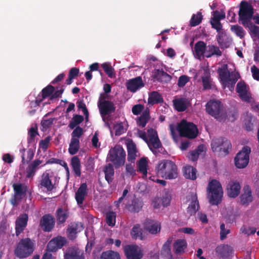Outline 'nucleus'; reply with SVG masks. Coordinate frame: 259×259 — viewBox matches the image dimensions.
<instances>
[{
    "instance_id": "26",
    "label": "nucleus",
    "mask_w": 259,
    "mask_h": 259,
    "mask_svg": "<svg viewBox=\"0 0 259 259\" xmlns=\"http://www.w3.org/2000/svg\"><path fill=\"white\" fill-rule=\"evenodd\" d=\"M240 203L243 205H248L252 201L253 197L252 196V192L249 186H246L243 188V192L241 195Z\"/></svg>"
},
{
    "instance_id": "53",
    "label": "nucleus",
    "mask_w": 259,
    "mask_h": 259,
    "mask_svg": "<svg viewBox=\"0 0 259 259\" xmlns=\"http://www.w3.org/2000/svg\"><path fill=\"white\" fill-rule=\"evenodd\" d=\"M38 134L37 127H31L28 131L27 142L28 144L35 143V137Z\"/></svg>"
},
{
    "instance_id": "6",
    "label": "nucleus",
    "mask_w": 259,
    "mask_h": 259,
    "mask_svg": "<svg viewBox=\"0 0 259 259\" xmlns=\"http://www.w3.org/2000/svg\"><path fill=\"white\" fill-rule=\"evenodd\" d=\"M253 14V8L252 5L245 1H242L240 4L238 15L239 20L241 21L244 27L249 28L253 25L251 21Z\"/></svg>"
},
{
    "instance_id": "30",
    "label": "nucleus",
    "mask_w": 259,
    "mask_h": 259,
    "mask_svg": "<svg viewBox=\"0 0 259 259\" xmlns=\"http://www.w3.org/2000/svg\"><path fill=\"white\" fill-rule=\"evenodd\" d=\"M236 92L243 100L248 101L249 97L247 94L246 85L244 81H239L236 85Z\"/></svg>"
},
{
    "instance_id": "21",
    "label": "nucleus",
    "mask_w": 259,
    "mask_h": 259,
    "mask_svg": "<svg viewBox=\"0 0 259 259\" xmlns=\"http://www.w3.org/2000/svg\"><path fill=\"white\" fill-rule=\"evenodd\" d=\"M152 78L154 81L161 83H167L171 79V77L162 69H155L153 72Z\"/></svg>"
},
{
    "instance_id": "64",
    "label": "nucleus",
    "mask_w": 259,
    "mask_h": 259,
    "mask_svg": "<svg viewBox=\"0 0 259 259\" xmlns=\"http://www.w3.org/2000/svg\"><path fill=\"white\" fill-rule=\"evenodd\" d=\"M55 120V118H51L48 119L43 118L41 121V125L43 128L47 130L52 125Z\"/></svg>"
},
{
    "instance_id": "22",
    "label": "nucleus",
    "mask_w": 259,
    "mask_h": 259,
    "mask_svg": "<svg viewBox=\"0 0 259 259\" xmlns=\"http://www.w3.org/2000/svg\"><path fill=\"white\" fill-rule=\"evenodd\" d=\"M257 126L256 118L251 115L247 114L243 120V127L247 132L252 131Z\"/></svg>"
},
{
    "instance_id": "4",
    "label": "nucleus",
    "mask_w": 259,
    "mask_h": 259,
    "mask_svg": "<svg viewBox=\"0 0 259 259\" xmlns=\"http://www.w3.org/2000/svg\"><path fill=\"white\" fill-rule=\"evenodd\" d=\"M35 246L34 240L29 238L21 239L17 244L14 253L20 258H26L32 254Z\"/></svg>"
},
{
    "instance_id": "50",
    "label": "nucleus",
    "mask_w": 259,
    "mask_h": 259,
    "mask_svg": "<svg viewBox=\"0 0 259 259\" xmlns=\"http://www.w3.org/2000/svg\"><path fill=\"white\" fill-rule=\"evenodd\" d=\"M203 16L201 12H198L196 14H193L190 21V25L194 27L198 25L202 21Z\"/></svg>"
},
{
    "instance_id": "45",
    "label": "nucleus",
    "mask_w": 259,
    "mask_h": 259,
    "mask_svg": "<svg viewBox=\"0 0 259 259\" xmlns=\"http://www.w3.org/2000/svg\"><path fill=\"white\" fill-rule=\"evenodd\" d=\"M131 235L133 238L135 239H140L142 240L143 239L142 229L141 228L139 224H136L134 226L131 231Z\"/></svg>"
},
{
    "instance_id": "27",
    "label": "nucleus",
    "mask_w": 259,
    "mask_h": 259,
    "mask_svg": "<svg viewBox=\"0 0 259 259\" xmlns=\"http://www.w3.org/2000/svg\"><path fill=\"white\" fill-rule=\"evenodd\" d=\"M145 229L152 234H156L160 231V225L154 221L146 219L144 223Z\"/></svg>"
},
{
    "instance_id": "52",
    "label": "nucleus",
    "mask_w": 259,
    "mask_h": 259,
    "mask_svg": "<svg viewBox=\"0 0 259 259\" xmlns=\"http://www.w3.org/2000/svg\"><path fill=\"white\" fill-rule=\"evenodd\" d=\"M84 120L83 116L81 115L74 114L73 116L72 121L69 123L68 126L71 129H74L76 126L81 123Z\"/></svg>"
},
{
    "instance_id": "40",
    "label": "nucleus",
    "mask_w": 259,
    "mask_h": 259,
    "mask_svg": "<svg viewBox=\"0 0 259 259\" xmlns=\"http://www.w3.org/2000/svg\"><path fill=\"white\" fill-rule=\"evenodd\" d=\"M74 174L78 177L81 176V164L79 158L75 156L71 159L70 163Z\"/></svg>"
},
{
    "instance_id": "17",
    "label": "nucleus",
    "mask_w": 259,
    "mask_h": 259,
    "mask_svg": "<svg viewBox=\"0 0 259 259\" xmlns=\"http://www.w3.org/2000/svg\"><path fill=\"white\" fill-rule=\"evenodd\" d=\"M66 239L61 236H58L51 240L47 245V249L50 252H55L61 248L65 244Z\"/></svg>"
},
{
    "instance_id": "46",
    "label": "nucleus",
    "mask_w": 259,
    "mask_h": 259,
    "mask_svg": "<svg viewBox=\"0 0 259 259\" xmlns=\"http://www.w3.org/2000/svg\"><path fill=\"white\" fill-rule=\"evenodd\" d=\"M143 206V203L141 201L138 199H134L132 203L128 206V209L133 212H139Z\"/></svg>"
},
{
    "instance_id": "42",
    "label": "nucleus",
    "mask_w": 259,
    "mask_h": 259,
    "mask_svg": "<svg viewBox=\"0 0 259 259\" xmlns=\"http://www.w3.org/2000/svg\"><path fill=\"white\" fill-rule=\"evenodd\" d=\"M149 119L150 111L149 109H147L144 111L142 115L138 118L137 123L139 126L144 127L146 126Z\"/></svg>"
},
{
    "instance_id": "39",
    "label": "nucleus",
    "mask_w": 259,
    "mask_h": 259,
    "mask_svg": "<svg viewBox=\"0 0 259 259\" xmlns=\"http://www.w3.org/2000/svg\"><path fill=\"white\" fill-rule=\"evenodd\" d=\"M197 170L195 168L190 165L184 167V176L188 179L194 180L196 179Z\"/></svg>"
},
{
    "instance_id": "47",
    "label": "nucleus",
    "mask_w": 259,
    "mask_h": 259,
    "mask_svg": "<svg viewBox=\"0 0 259 259\" xmlns=\"http://www.w3.org/2000/svg\"><path fill=\"white\" fill-rule=\"evenodd\" d=\"M100 259H120V256L117 252L108 250L102 253Z\"/></svg>"
},
{
    "instance_id": "61",
    "label": "nucleus",
    "mask_w": 259,
    "mask_h": 259,
    "mask_svg": "<svg viewBox=\"0 0 259 259\" xmlns=\"http://www.w3.org/2000/svg\"><path fill=\"white\" fill-rule=\"evenodd\" d=\"M230 233V230L229 229L225 228V224L222 223L220 225V239L222 240H224L227 238V235Z\"/></svg>"
},
{
    "instance_id": "24",
    "label": "nucleus",
    "mask_w": 259,
    "mask_h": 259,
    "mask_svg": "<svg viewBox=\"0 0 259 259\" xmlns=\"http://www.w3.org/2000/svg\"><path fill=\"white\" fill-rule=\"evenodd\" d=\"M240 185L238 182L230 181L227 186V191L229 197L236 198L238 196L240 191Z\"/></svg>"
},
{
    "instance_id": "18",
    "label": "nucleus",
    "mask_w": 259,
    "mask_h": 259,
    "mask_svg": "<svg viewBox=\"0 0 259 259\" xmlns=\"http://www.w3.org/2000/svg\"><path fill=\"white\" fill-rule=\"evenodd\" d=\"M144 85L145 84L141 76L129 79L126 83L127 90L133 93L136 92L138 90L144 87Z\"/></svg>"
},
{
    "instance_id": "55",
    "label": "nucleus",
    "mask_w": 259,
    "mask_h": 259,
    "mask_svg": "<svg viewBox=\"0 0 259 259\" xmlns=\"http://www.w3.org/2000/svg\"><path fill=\"white\" fill-rule=\"evenodd\" d=\"M231 30L240 38H243L245 36V31L241 26L238 25H231Z\"/></svg>"
},
{
    "instance_id": "41",
    "label": "nucleus",
    "mask_w": 259,
    "mask_h": 259,
    "mask_svg": "<svg viewBox=\"0 0 259 259\" xmlns=\"http://www.w3.org/2000/svg\"><path fill=\"white\" fill-rule=\"evenodd\" d=\"M206 48V44L203 41H198L194 46V51L196 55L200 58L202 56L205 55Z\"/></svg>"
},
{
    "instance_id": "20",
    "label": "nucleus",
    "mask_w": 259,
    "mask_h": 259,
    "mask_svg": "<svg viewBox=\"0 0 259 259\" xmlns=\"http://www.w3.org/2000/svg\"><path fill=\"white\" fill-rule=\"evenodd\" d=\"M88 195V186L86 183L80 184L77 191L75 192V198L78 205H80Z\"/></svg>"
},
{
    "instance_id": "48",
    "label": "nucleus",
    "mask_w": 259,
    "mask_h": 259,
    "mask_svg": "<svg viewBox=\"0 0 259 259\" xmlns=\"http://www.w3.org/2000/svg\"><path fill=\"white\" fill-rule=\"evenodd\" d=\"M105 215L107 224L109 226L113 227L116 222V213L113 211H109L106 213Z\"/></svg>"
},
{
    "instance_id": "62",
    "label": "nucleus",
    "mask_w": 259,
    "mask_h": 259,
    "mask_svg": "<svg viewBox=\"0 0 259 259\" xmlns=\"http://www.w3.org/2000/svg\"><path fill=\"white\" fill-rule=\"evenodd\" d=\"M83 134V130L79 126L75 127L71 133V138L79 139Z\"/></svg>"
},
{
    "instance_id": "34",
    "label": "nucleus",
    "mask_w": 259,
    "mask_h": 259,
    "mask_svg": "<svg viewBox=\"0 0 259 259\" xmlns=\"http://www.w3.org/2000/svg\"><path fill=\"white\" fill-rule=\"evenodd\" d=\"M14 191V195L19 197V200L22 199V196L26 194L27 186L21 183H15L13 185Z\"/></svg>"
},
{
    "instance_id": "15",
    "label": "nucleus",
    "mask_w": 259,
    "mask_h": 259,
    "mask_svg": "<svg viewBox=\"0 0 259 259\" xmlns=\"http://www.w3.org/2000/svg\"><path fill=\"white\" fill-rule=\"evenodd\" d=\"M28 215L26 213L20 214L15 221L16 235L18 236L25 229L27 225Z\"/></svg>"
},
{
    "instance_id": "11",
    "label": "nucleus",
    "mask_w": 259,
    "mask_h": 259,
    "mask_svg": "<svg viewBox=\"0 0 259 259\" xmlns=\"http://www.w3.org/2000/svg\"><path fill=\"white\" fill-rule=\"evenodd\" d=\"M38 187L40 189H45L48 192H51L56 188L55 182H52L50 179V174L47 171L41 176V179L39 181Z\"/></svg>"
},
{
    "instance_id": "23",
    "label": "nucleus",
    "mask_w": 259,
    "mask_h": 259,
    "mask_svg": "<svg viewBox=\"0 0 259 259\" xmlns=\"http://www.w3.org/2000/svg\"><path fill=\"white\" fill-rule=\"evenodd\" d=\"M41 163L42 161L39 159H35L30 163L26 169V178L32 179Z\"/></svg>"
},
{
    "instance_id": "9",
    "label": "nucleus",
    "mask_w": 259,
    "mask_h": 259,
    "mask_svg": "<svg viewBox=\"0 0 259 259\" xmlns=\"http://www.w3.org/2000/svg\"><path fill=\"white\" fill-rule=\"evenodd\" d=\"M177 130L181 137L192 139L195 138L198 133L196 125L192 122H188L185 119L182 120L178 124Z\"/></svg>"
},
{
    "instance_id": "43",
    "label": "nucleus",
    "mask_w": 259,
    "mask_h": 259,
    "mask_svg": "<svg viewBox=\"0 0 259 259\" xmlns=\"http://www.w3.org/2000/svg\"><path fill=\"white\" fill-rule=\"evenodd\" d=\"M147 161L146 158H142L138 163V171L143 174V178L147 177Z\"/></svg>"
},
{
    "instance_id": "25",
    "label": "nucleus",
    "mask_w": 259,
    "mask_h": 259,
    "mask_svg": "<svg viewBox=\"0 0 259 259\" xmlns=\"http://www.w3.org/2000/svg\"><path fill=\"white\" fill-rule=\"evenodd\" d=\"M173 239V237H169L166 242L163 244L160 250L161 255L164 256L166 259H173L170 247Z\"/></svg>"
},
{
    "instance_id": "5",
    "label": "nucleus",
    "mask_w": 259,
    "mask_h": 259,
    "mask_svg": "<svg viewBox=\"0 0 259 259\" xmlns=\"http://www.w3.org/2000/svg\"><path fill=\"white\" fill-rule=\"evenodd\" d=\"M207 189L209 202L212 205H217L221 203L223 192L220 183L212 180L209 182Z\"/></svg>"
},
{
    "instance_id": "14",
    "label": "nucleus",
    "mask_w": 259,
    "mask_h": 259,
    "mask_svg": "<svg viewBox=\"0 0 259 259\" xmlns=\"http://www.w3.org/2000/svg\"><path fill=\"white\" fill-rule=\"evenodd\" d=\"M55 224V218L50 214H45L40 220L39 226L45 232H51Z\"/></svg>"
},
{
    "instance_id": "10",
    "label": "nucleus",
    "mask_w": 259,
    "mask_h": 259,
    "mask_svg": "<svg viewBox=\"0 0 259 259\" xmlns=\"http://www.w3.org/2000/svg\"><path fill=\"white\" fill-rule=\"evenodd\" d=\"M250 152V148L247 146H245L237 154L234 158V162L235 166L237 168H243L247 165L249 162Z\"/></svg>"
},
{
    "instance_id": "51",
    "label": "nucleus",
    "mask_w": 259,
    "mask_h": 259,
    "mask_svg": "<svg viewBox=\"0 0 259 259\" xmlns=\"http://www.w3.org/2000/svg\"><path fill=\"white\" fill-rule=\"evenodd\" d=\"M202 81L204 89L209 90L211 88L210 74L208 71H205L204 75L202 77Z\"/></svg>"
},
{
    "instance_id": "56",
    "label": "nucleus",
    "mask_w": 259,
    "mask_h": 259,
    "mask_svg": "<svg viewBox=\"0 0 259 259\" xmlns=\"http://www.w3.org/2000/svg\"><path fill=\"white\" fill-rule=\"evenodd\" d=\"M56 213H57L56 218H57V220L58 222V224L64 223L66 221V220L68 217L67 213L64 210H63L62 208H59L57 210Z\"/></svg>"
},
{
    "instance_id": "54",
    "label": "nucleus",
    "mask_w": 259,
    "mask_h": 259,
    "mask_svg": "<svg viewBox=\"0 0 259 259\" xmlns=\"http://www.w3.org/2000/svg\"><path fill=\"white\" fill-rule=\"evenodd\" d=\"M225 138L220 137L218 138L214 139L212 140L211 143V147L213 152L219 151L221 145L223 143V141Z\"/></svg>"
},
{
    "instance_id": "35",
    "label": "nucleus",
    "mask_w": 259,
    "mask_h": 259,
    "mask_svg": "<svg viewBox=\"0 0 259 259\" xmlns=\"http://www.w3.org/2000/svg\"><path fill=\"white\" fill-rule=\"evenodd\" d=\"M55 87H54L52 85H48L45 88H44L41 91V99H39L38 97L36 98L35 100V104L36 106H39L42 100L49 96H51L53 94V93L55 91Z\"/></svg>"
},
{
    "instance_id": "59",
    "label": "nucleus",
    "mask_w": 259,
    "mask_h": 259,
    "mask_svg": "<svg viewBox=\"0 0 259 259\" xmlns=\"http://www.w3.org/2000/svg\"><path fill=\"white\" fill-rule=\"evenodd\" d=\"M64 91V85H59L56 87V91L50 97V99L53 100L59 97H61Z\"/></svg>"
},
{
    "instance_id": "49",
    "label": "nucleus",
    "mask_w": 259,
    "mask_h": 259,
    "mask_svg": "<svg viewBox=\"0 0 259 259\" xmlns=\"http://www.w3.org/2000/svg\"><path fill=\"white\" fill-rule=\"evenodd\" d=\"M203 151V146H199L195 150L191 151L188 154V158L193 161L198 159L199 155Z\"/></svg>"
},
{
    "instance_id": "63",
    "label": "nucleus",
    "mask_w": 259,
    "mask_h": 259,
    "mask_svg": "<svg viewBox=\"0 0 259 259\" xmlns=\"http://www.w3.org/2000/svg\"><path fill=\"white\" fill-rule=\"evenodd\" d=\"M210 23L211 27L217 30L218 32H220L223 29V25L221 23V20L210 19Z\"/></svg>"
},
{
    "instance_id": "2",
    "label": "nucleus",
    "mask_w": 259,
    "mask_h": 259,
    "mask_svg": "<svg viewBox=\"0 0 259 259\" xmlns=\"http://www.w3.org/2000/svg\"><path fill=\"white\" fill-rule=\"evenodd\" d=\"M218 73L224 88L227 87L230 91H232L236 82L240 78L239 73L230 72L228 70L227 64H224L221 68H219Z\"/></svg>"
},
{
    "instance_id": "13",
    "label": "nucleus",
    "mask_w": 259,
    "mask_h": 259,
    "mask_svg": "<svg viewBox=\"0 0 259 259\" xmlns=\"http://www.w3.org/2000/svg\"><path fill=\"white\" fill-rule=\"evenodd\" d=\"M124 251L127 259H141L143 253L136 245H127L124 248Z\"/></svg>"
},
{
    "instance_id": "37",
    "label": "nucleus",
    "mask_w": 259,
    "mask_h": 259,
    "mask_svg": "<svg viewBox=\"0 0 259 259\" xmlns=\"http://www.w3.org/2000/svg\"><path fill=\"white\" fill-rule=\"evenodd\" d=\"M103 171L105 174V180L109 184H110L113 180L114 178V170L113 168V164L111 163H108L104 167Z\"/></svg>"
},
{
    "instance_id": "29",
    "label": "nucleus",
    "mask_w": 259,
    "mask_h": 259,
    "mask_svg": "<svg viewBox=\"0 0 259 259\" xmlns=\"http://www.w3.org/2000/svg\"><path fill=\"white\" fill-rule=\"evenodd\" d=\"M199 208V202L196 194L191 195V202L187 208V212L190 215H194Z\"/></svg>"
},
{
    "instance_id": "44",
    "label": "nucleus",
    "mask_w": 259,
    "mask_h": 259,
    "mask_svg": "<svg viewBox=\"0 0 259 259\" xmlns=\"http://www.w3.org/2000/svg\"><path fill=\"white\" fill-rule=\"evenodd\" d=\"M79 149V140L78 139L71 138L68 152L71 155L76 154Z\"/></svg>"
},
{
    "instance_id": "8",
    "label": "nucleus",
    "mask_w": 259,
    "mask_h": 259,
    "mask_svg": "<svg viewBox=\"0 0 259 259\" xmlns=\"http://www.w3.org/2000/svg\"><path fill=\"white\" fill-rule=\"evenodd\" d=\"M148 137L146 133L142 131H138L139 136L145 141L148 145L149 148L153 152L152 148L157 149L161 147V142L158 138L157 132L153 128L148 130Z\"/></svg>"
},
{
    "instance_id": "38",
    "label": "nucleus",
    "mask_w": 259,
    "mask_h": 259,
    "mask_svg": "<svg viewBox=\"0 0 259 259\" xmlns=\"http://www.w3.org/2000/svg\"><path fill=\"white\" fill-rule=\"evenodd\" d=\"M163 101V98L158 92L153 91L149 93L148 99V104L154 105L162 103Z\"/></svg>"
},
{
    "instance_id": "16",
    "label": "nucleus",
    "mask_w": 259,
    "mask_h": 259,
    "mask_svg": "<svg viewBox=\"0 0 259 259\" xmlns=\"http://www.w3.org/2000/svg\"><path fill=\"white\" fill-rule=\"evenodd\" d=\"M64 259H85L82 250L77 247H69L64 253Z\"/></svg>"
},
{
    "instance_id": "19",
    "label": "nucleus",
    "mask_w": 259,
    "mask_h": 259,
    "mask_svg": "<svg viewBox=\"0 0 259 259\" xmlns=\"http://www.w3.org/2000/svg\"><path fill=\"white\" fill-rule=\"evenodd\" d=\"M215 252L218 256L222 258H228L233 254L232 247L227 244H221L215 248Z\"/></svg>"
},
{
    "instance_id": "31",
    "label": "nucleus",
    "mask_w": 259,
    "mask_h": 259,
    "mask_svg": "<svg viewBox=\"0 0 259 259\" xmlns=\"http://www.w3.org/2000/svg\"><path fill=\"white\" fill-rule=\"evenodd\" d=\"M187 245V242L184 239H177L174 243L173 251L177 255L181 254L184 252Z\"/></svg>"
},
{
    "instance_id": "36",
    "label": "nucleus",
    "mask_w": 259,
    "mask_h": 259,
    "mask_svg": "<svg viewBox=\"0 0 259 259\" xmlns=\"http://www.w3.org/2000/svg\"><path fill=\"white\" fill-rule=\"evenodd\" d=\"M222 55V52L218 47L212 45L206 46L205 54V56L206 58H210L213 56L220 57Z\"/></svg>"
},
{
    "instance_id": "60",
    "label": "nucleus",
    "mask_w": 259,
    "mask_h": 259,
    "mask_svg": "<svg viewBox=\"0 0 259 259\" xmlns=\"http://www.w3.org/2000/svg\"><path fill=\"white\" fill-rule=\"evenodd\" d=\"M51 140V137L50 136H48L44 140H41L39 143V148L44 151H46L49 147V145Z\"/></svg>"
},
{
    "instance_id": "3",
    "label": "nucleus",
    "mask_w": 259,
    "mask_h": 259,
    "mask_svg": "<svg viewBox=\"0 0 259 259\" xmlns=\"http://www.w3.org/2000/svg\"><path fill=\"white\" fill-rule=\"evenodd\" d=\"M155 169L158 175L165 179H175L178 177L177 166L170 160L163 159L160 161Z\"/></svg>"
},
{
    "instance_id": "28",
    "label": "nucleus",
    "mask_w": 259,
    "mask_h": 259,
    "mask_svg": "<svg viewBox=\"0 0 259 259\" xmlns=\"http://www.w3.org/2000/svg\"><path fill=\"white\" fill-rule=\"evenodd\" d=\"M127 160L132 163H135L137 156V148L132 140L127 143Z\"/></svg>"
},
{
    "instance_id": "57",
    "label": "nucleus",
    "mask_w": 259,
    "mask_h": 259,
    "mask_svg": "<svg viewBox=\"0 0 259 259\" xmlns=\"http://www.w3.org/2000/svg\"><path fill=\"white\" fill-rule=\"evenodd\" d=\"M232 145L230 141L224 138L223 143L221 145V147L219 151H223L226 154L229 153V150L231 149Z\"/></svg>"
},
{
    "instance_id": "12",
    "label": "nucleus",
    "mask_w": 259,
    "mask_h": 259,
    "mask_svg": "<svg viewBox=\"0 0 259 259\" xmlns=\"http://www.w3.org/2000/svg\"><path fill=\"white\" fill-rule=\"evenodd\" d=\"M98 108L100 113L103 118V120L105 121V116L113 113L115 111V107L114 103L111 101H102L98 104Z\"/></svg>"
},
{
    "instance_id": "1",
    "label": "nucleus",
    "mask_w": 259,
    "mask_h": 259,
    "mask_svg": "<svg viewBox=\"0 0 259 259\" xmlns=\"http://www.w3.org/2000/svg\"><path fill=\"white\" fill-rule=\"evenodd\" d=\"M206 111L211 116L220 122H225L227 120L234 121L236 119L234 112L224 111L223 104L217 100H210L206 104Z\"/></svg>"
},
{
    "instance_id": "7",
    "label": "nucleus",
    "mask_w": 259,
    "mask_h": 259,
    "mask_svg": "<svg viewBox=\"0 0 259 259\" xmlns=\"http://www.w3.org/2000/svg\"><path fill=\"white\" fill-rule=\"evenodd\" d=\"M125 156L123 148L119 145H116L109 150L108 158L115 167L118 168L124 164Z\"/></svg>"
},
{
    "instance_id": "58",
    "label": "nucleus",
    "mask_w": 259,
    "mask_h": 259,
    "mask_svg": "<svg viewBox=\"0 0 259 259\" xmlns=\"http://www.w3.org/2000/svg\"><path fill=\"white\" fill-rule=\"evenodd\" d=\"M101 66L108 76L109 77L112 78L114 74V69L111 66L110 63L105 62L102 64Z\"/></svg>"
},
{
    "instance_id": "33",
    "label": "nucleus",
    "mask_w": 259,
    "mask_h": 259,
    "mask_svg": "<svg viewBox=\"0 0 259 259\" xmlns=\"http://www.w3.org/2000/svg\"><path fill=\"white\" fill-rule=\"evenodd\" d=\"M22 153V164H28L33 158L34 155V151L32 149H28L27 151L25 148L20 150Z\"/></svg>"
},
{
    "instance_id": "32",
    "label": "nucleus",
    "mask_w": 259,
    "mask_h": 259,
    "mask_svg": "<svg viewBox=\"0 0 259 259\" xmlns=\"http://www.w3.org/2000/svg\"><path fill=\"white\" fill-rule=\"evenodd\" d=\"M175 109L178 112H183L186 110L188 102L186 98L176 99L173 100Z\"/></svg>"
}]
</instances>
